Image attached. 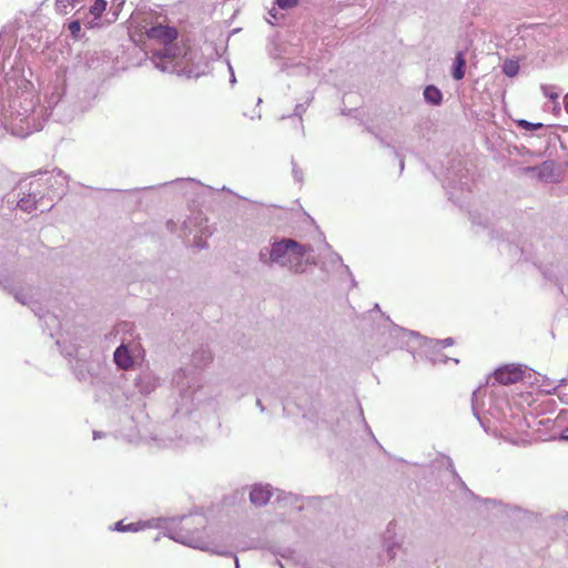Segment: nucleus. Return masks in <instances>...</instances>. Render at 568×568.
<instances>
[{"mask_svg": "<svg viewBox=\"0 0 568 568\" xmlns=\"http://www.w3.org/2000/svg\"><path fill=\"white\" fill-rule=\"evenodd\" d=\"M466 59L463 51H459L453 63L452 75L455 80H462L465 77Z\"/></svg>", "mask_w": 568, "mask_h": 568, "instance_id": "17", "label": "nucleus"}, {"mask_svg": "<svg viewBox=\"0 0 568 568\" xmlns=\"http://www.w3.org/2000/svg\"><path fill=\"white\" fill-rule=\"evenodd\" d=\"M478 394H479V389H477V390H475L473 393V402H475V398H477ZM473 412L478 417V412H477V408L475 406V403H473Z\"/></svg>", "mask_w": 568, "mask_h": 568, "instance_id": "33", "label": "nucleus"}, {"mask_svg": "<svg viewBox=\"0 0 568 568\" xmlns=\"http://www.w3.org/2000/svg\"><path fill=\"white\" fill-rule=\"evenodd\" d=\"M29 306L33 310V313H37V310L33 308L32 304Z\"/></svg>", "mask_w": 568, "mask_h": 568, "instance_id": "44", "label": "nucleus"}, {"mask_svg": "<svg viewBox=\"0 0 568 568\" xmlns=\"http://www.w3.org/2000/svg\"><path fill=\"white\" fill-rule=\"evenodd\" d=\"M146 526L144 523H131L129 525H124L123 521H118L113 526V530L125 532V531H139Z\"/></svg>", "mask_w": 568, "mask_h": 568, "instance_id": "21", "label": "nucleus"}, {"mask_svg": "<svg viewBox=\"0 0 568 568\" xmlns=\"http://www.w3.org/2000/svg\"><path fill=\"white\" fill-rule=\"evenodd\" d=\"M54 179V183L59 184L61 187H64L68 183L67 175L61 171H53L50 173V175L45 179V182H51V180ZM64 189H62L60 192L57 193V195L63 194Z\"/></svg>", "mask_w": 568, "mask_h": 568, "instance_id": "22", "label": "nucleus"}, {"mask_svg": "<svg viewBox=\"0 0 568 568\" xmlns=\"http://www.w3.org/2000/svg\"><path fill=\"white\" fill-rule=\"evenodd\" d=\"M193 368H181L173 375V386L179 395L180 413H190L196 404L202 402L203 389L202 376L199 369L205 367L212 361V353L209 348L202 347L192 355Z\"/></svg>", "mask_w": 568, "mask_h": 568, "instance_id": "5", "label": "nucleus"}, {"mask_svg": "<svg viewBox=\"0 0 568 568\" xmlns=\"http://www.w3.org/2000/svg\"><path fill=\"white\" fill-rule=\"evenodd\" d=\"M313 252L311 245H304L293 239H273L268 245L261 247L258 261L261 264L273 267H286L295 274L305 272L308 264L315 261L310 256Z\"/></svg>", "mask_w": 568, "mask_h": 568, "instance_id": "3", "label": "nucleus"}, {"mask_svg": "<svg viewBox=\"0 0 568 568\" xmlns=\"http://www.w3.org/2000/svg\"><path fill=\"white\" fill-rule=\"evenodd\" d=\"M235 568H240L239 559L235 557Z\"/></svg>", "mask_w": 568, "mask_h": 568, "instance_id": "41", "label": "nucleus"}, {"mask_svg": "<svg viewBox=\"0 0 568 568\" xmlns=\"http://www.w3.org/2000/svg\"><path fill=\"white\" fill-rule=\"evenodd\" d=\"M182 436H180L179 438H166L163 443V446L164 447H171V446H175V447H180L182 446Z\"/></svg>", "mask_w": 568, "mask_h": 568, "instance_id": "30", "label": "nucleus"}, {"mask_svg": "<svg viewBox=\"0 0 568 568\" xmlns=\"http://www.w3.org/2000/svg\"><path fill=\"white\" fill-rule=\"evenodd\" d=\"M272 495L273 493L268 485L258 484L252 487L250 491V500L254 506L261 507L267 504Z\"/></svg>", "mask_w": 568, "mask_h": 568, "instance_id": "14", "label": "nucleus"}, {"mask_svg": "<svg viewBox=\"0 0 568 568\" xmlns=\"http://www.w3.org/2000/svg\"><path fill=\"white\" fill-rule=\"evenodd\" d=\"M256 405L260 408L261 412L265 410V407L263 406L262 402L260 399L256 400Z\"/></svg>", "mask_w": 568, "mask_h": 568, "instance_id": "35", "label": "nucleus"}, {"mask_svg": "<svg viewBox=\"0 0 568 568\" xmlns=\"http://www.w3.org/2000/svg\"><path fill=\"white\" fill-rule=\"evenodd\" d=\"M81 17L78 20H74L69 23V31L73 38L78 39L81 32Z\"/></svg>", "mask_w": 568, "mask_h": 568, "instance_id": "26", "label": "nucleus"}, {"mask_svg": "<svg viewBox=\"0 0 568 568\" xmlns=\"http://www.w3.org/2000/svg\"><path fill=\"white\" fill-rule=\"evenodd\" d=\"M115 333H123L124 336L121 338V344L128 347L129 353L136 361L143 358L144 348L141 344L140 337L133 333V325L129 322H122L114 328Z\"/></svg>", "mask_w": 568, "mask_h": 568, "instance_id": "8", "label": "nucleus"}, {"mask_svg": "<svg viewBox=\"0 0 568 568\" xmlns=\"http://www.w3.org/2000/svg\"><path fill=\"white\" fill-rule=\"evenodd\" d=\"M276 501L284 503L285 505H294L297 510H301L303 508V505L300 503L301 498L290 493L276 490Z\"/></svg>", "mask_w": 568, "mask_h": 568, "instance_id": "19", "label": "nucleus"}, {"mask_svg": "<svg viewBox=\"0 0 568 568\" xmlns=\"http://www.w3.org/2000/svg\"><path fill=\"white\" fill-rule=\"evenodd\" d=\"M399 168H400V170L404 169V160L403 159L399 160Z\"/></svg>", "mask_w": 568, "mask_h": 568, "instance_id": "39", "label": "nucleus"}, {"mask_svg": "<svg viewBox=\"0 0 568 568\" xmlns=\"http://www.w3.org/2000/svg\"><path fill=\"white\" fill-rule=\"evenodd\" d=\"M489 414H490L491 416H494V417L498 418V416H497V415H496L491 409L489 410Z\"/></svg>", "mask_w": 568, "mask_h": 568, "instance_id": "42", "label": "nucleus"}, {"mask_svg": "<svg viewBox=\"0 0 568 568\" xmlns=\"http://www.w3.org/2000/svg\"><path fill=\"white\" fill-rule=\"evenodd\" d=\"M564 102H565V109L568 112V93L565 95Z\"/></svg>", "mask_w": 568, "mask_h": 568, "instance_id": "37", "label": "nucleus"}, {"mask_svg": "<svg viewBox=\"0 0 568 568\" xmlns=\"http://www.w3.org/2000/svg\"><path fill=\"white\" fill-rule=\"evenodd\" d=\"M275 3L281 9H290L298 3V0H275Z\"/></svg>", "mask_w": 568, "mask_h": 568, "instance_id": "28", "label": "nucleus"}, {"mask_svg": "<svg viewBox=\"0 0 568 568\" xmlns=\"http://www.w3.org/2000/svg\"><path fill=\"white\" fill-rule=\"evenodd\" d=\"M207 520L203 515H187L179 519L166 521L165 536L182 545L210 551L221 556L232 555L226 550L223 537L207 528Z\"/></svg>", "mask_w": 568, "mask_h": 568, "instance_id": "2", "label": "nucleus"}, {"mask_svg": "<svg viewBox=\"0 0 568 568\" xmlns=\"http://www.w3.org/2000/svg\"><path fill=\"white\" fill-rule=\"evenodd\" d=\"M503 71L507 77H515L519 71V64L517 61L508 60L503 65Z\"/></svg>", "mask_w": 568, "mask_h": 568, "instance_id": "25", "label": "nucleus"}, {"mask_svg": "<svg viewBox=\"0 0 568 568\" xmlns=\"http://www.w3.org/2000/svg\"><path fill=\"white\" fill-rule=\"evenodd\" d=\"M524 369L521 365L509 364L495 371V379L501 385L515 384L523 379Z\"/></svg>", "mask_w": 568, "mask_h": 568, "instance_id": "9", "label": "nucleus"}, {"mask_svg": "<svg viewBox=\"0 0 568 568\" xmlns=\"http://www.w3.org/2000/svg\"><path fill=\"white\" fill-rule=\"evenodd\" d=\"M454 344V339L452 337H447L445 339H424L423 346L427 349L432 351V354H428V358L433 364L447 363L449 358L442 354H438L437 351H440L443 347L450 346Z\"/></svg>", "mask_w": 568, "mask_h": 568, "instance_id": "10", "label": "nucleus"}, {"mask_svg": "<svg viewBox=\"0 0 568 568\" xmlns=\"http://www.w3.org/2000/svg\"><path fill=\"white\" fill-rule=\"evenodd\" d=\"M423 95L425 101L432 105H439L443 101L442 91L435 85H427Z\"/></svg>", "mask_w": 568, "mask_h": 568, "instance_id": "18", "label": "nucleus"}, {"mask_svg": "<svg viewBox=\"0 0 568 568\" xmlns=\"http://www.w3.org/2000/svg\"><path fill=\"white\" fill-rule=\"evenodd\" d=\"M530 171H536L538 178L542 181H549L552 176V164L549 162H544L541 165L536 168H529Z\"/></svg>", "mask_w": 568, "mask_h": 568, "instance_id": "20", "label": "nucleus"}, {"mask_svg": "<svg viewBox=\"0 0 568 568\" xmlns=\"http://www.w3.org/2000/svg\"><path fill=\"white\" fill-rule=\"evenodd\" d=\"M231 82H235V77H234V73L232 72V77H231Z\"/></svg>", "mask_w": 568, "mask_h": 568, "instance_id": "43", "label": "nucleus"}, {"mask_svg": "<svg viewBox=\"0 0 568 568\" xmlns=\"http://www.w3.org/2000/svg\"><path fill=\"white\" fill-rule=\"evenodd\" d=\"M454 476L462 483V485H464V483L460 480V478L458 477L457 473L454 470L453 471Z\"/></svg>", "mask_w": 568, "mask_h": 568, "instance_id": "40", "label": "nucleus"}, {"mask_svg": "<svg viewBox=\"0 0 568 568\" xmlns=\"http://www.w3.org/2000/svg\"><path fill=\"white\" fill-rule=\"evenodd\" d=\"M184 234H194L193 244L197 248L206 247V240L213 234L202 212H194L183 222Z\"/></svg>", "mask_w": 568, "mask_h": 568, "instance_id": "6", "label": "nucleus"}, {"mask_svg": "<svg viewBox=\"0 0 568 568\" xmlns=\"http://www.w3.org/2000/svg\"><path fill=\"white\" fill-rule=\"evenodd\" d=\"M38 102V98L30 92H23L10 100L3 111V121L14 135L26 138L43 128L47 110Z\"/></svg>", "mask_w": 568, "mask_h": 568, "instance_id": "4", "label": "nucleus"}, {"mask_svg": "<svg viewBox=\"0 0 568 568\" xmlns=\"http://www.w3.org/2000/svg\"><path fill=\"white\" fill-rule=\"evenodd\" d=\"M293 175L297 182L302 181V172L298 169L293 168Z\"/></svg>", "mask_w": 568, "mask_h": 568, "instance_id": "32", "label": "nucleus"}, {"mask_svg": "<svg viewBox=\"0 0 568 568\" xmlns=\"http://www.w3.org/2000/svg\"><path fill=\"white\" fill-rule=\"evenodd\" d=\"M11 293L13 294L16 301L19 303L23 305H31L33 304V300L38 294V290L30 286L27 288L13 290Z\"/></svg>", "mask_w": 568, "mask_h": 568, "instance_id": "16", "label": "nucleus"}, {"mask_svg": "<svg viewBox=\"0 0 568 568\" xmlns=\"http://www.w3.org/2000/svg\"><path fill=\"white\" fill-rule=\"evenodd\" d=\"M106 9L105 0H94L88 12L83 11L81 19L87 28H95L99 26L98 20Z\"/></svg>", "mask_w": 568, "mask_h": 568, "instance_id": "12", "label": "nucleus"}, {"mask_svg": "<svg viewBox=\"0 0 568 568\" xmlns=\"http://www.w3.org/2000/svg\"><path fill=\"white\" fill-rule=\"evenodd\" d=\"M148 39L156 41L161 49L152 51L151 61L162 72L176 73L186 78H199L207 68L203 55L186 44H178L179 32L174 27L162 22L145 30Z\"/></svg>", "mask_w": 568, "mask_h": 568, "instance_id": "1", "label": "nucleus"}, {"mask_svg": "<svg viewBox=\"0 0 568 568\" xmlns=\"http://www.w3.org/2000/svg\"><path fill=\"white\" fill-rule=\"evenodd\" d=\"M41 185V179L33 180L29 182L28 185L26 183H20L22 196L17 203L20 210L31 212L38 209L39 202L45 197V194L40 190Z\"/></svg>", "mask_w": 568, "mask_h": 568, "instance_id": "7", "label": "nucleus"}, {"mask_svg": "<svg viewBox=\"0 0 568 568\" xmlns=\"http://www.w3.org/2000/svg\"><path fill=\"white\" fill-rule=\"evenodd\" d=\"M113 361L116 366L123 371L130 369L136 362V359L131 356V353H129L128 347L122 344H120L114 351Z\"/></svg>", "mask_w": 568, "mask_h": 568, "instance_id": "15", "label": "nucleus"}, {"mask_svg": "<svg viewBox=\"0 0 568 568\" xmlns=\"http://www.w3.org/2000/svg\"><path fill=\"white\" fill-rule=\"evenodd\" d=\"M556 389H557V387H554L551 389H547L546 393L547 394H555Z\"/></svg>", "mask_w": 568, "mask_h": 568, "instance_id": "38", "label": "nucleus"}, {"mask_svg": "<svg viewBox=\"0 0 568 568\" xmlns=\"http://www.w3.org/2000/svg\"><path fill=\"white\" fill-rule=\"evenodd\" d=\"M159 377L151 371H142L135 377L134 385L143 395H149L159 386Z\"/></svg>", "mask_w": 568, "mask_h": 568, "instance_id": "11", "label": "nucleus"}, {"mask_svg": "<svg viewBox=\"0 0 568 568\" xmlns=\"http://www.w3.org/2000/svg\"><path fill=\"white\" fill-rule=\"evenodd\" d=\"M402 547V541L396 538L390 530H387V534L383 539V554L381 555L382 560L393 561L397 556V551Z\"/></svg>", "mask_w": 568, "mask_h": 568, "instance_id": "13", "label": "nucleus"}, {"mask_svg": "<svg viewBox=\"0 0 568 568\" xmlns=\"http://www.w3.org/2000/svg\"><path fill=\"white\" fill-rule=\"evenodd\" d=\"M393 333L396 335H402V336H410V337H415V338H422L416 332L406 331L398 326H394Z\"/></svg>", "mask_w": 568, "mask_h": 568, "instance_id": "27", "label": "nucleus"}, {"mask_svg": "<svg viewBox=\"0 0 568 568\" xmlns=\"http://www.w3.org/2000/svg\"><path fill=\"white\" fill-rule=\"evenodd\" d=\"M560 438L561 439H568V427L566 429L562 430L561 435H560Z\"/></svg>", "mask_w": 568, "mask_h": 568, "instance_id": "34", "label": "nucleus"}, {"mask_svg": "<svg viewBox=\"0 0 568 568\" xmlns=\"http://www.w3.org/2000/svg\"><path fill=\"white\" fill-rule=\"evenodd\" d=\"M446 189H447V192H448V194H449L450 200H452V201H454V202H456V203H459V197L455 194V191H454V190H455V186H454V185H452L450 183H448V184L446 185Z\"/></svg>", "mask_w": 568, "mask_h": 568, "instance_id": "31", "label": "nucleus"}, {"mask_svg": "<svg viewBox=\"0 0 568 568\" xmlns=\"http://www.w3.org/2000/svg\"><path fill=\"white\" fill-rule=\"evenodd\" d=\"M101 437H102V433L97 432V430H95V432H93V438H94V439H98V438H101Z\"/></svg>", "mask_w": 568, "mask_h": 568, "instance_id": "36", "label": "nucleus"}, {"mask_svg": "<svg viewBox=\"0 0 568 568\" xmlns=\"http://www.w3.org/2000/svg\"><path fill=\"white\" fill-rule=\"evenodd\" d=\"M518 125H519L520 128H524V129H527V130H536V129H539V128H541V126H542V124H541V123H531V122L526 121V120H520V121L518 122Z\"/></svg>", "mask_w": 568, "mask_h": 568, "instance_id": "29", "label": "nucleus"}, {"mask_svg": "<svg viewBox=\"0 0 568 568\" xmlns=\"http://www.w3.org/2000/svg\"><path fill=\"white\" fill-rule=\"evenodd\" d=\"M541 90H542L544 94L546 97H548L555 103L554 110H560L559 103L557 101L558 98H559V94H558V92L555 91V87H552V85H542Z\"/></svg>", "mask_w": 568, "mask_h": 568, "instance_id": "24", "label": "nucleus"}, {"mask_svg": "<svg viewBox=\"0 0 568 568\" xmlns=\"http://www.w3.org/2000/svg\"><path fill=\"white\" fill-rule=\"evenodd\" d=\"M313 100H314L313 93L308 92L306 94V98H305L304 102L297 103L295 105L294 115L297 116L300 119V121H302V115L306 112L307 108L311 105Z\"/></svg>", "mask_w": 568, "mask_h": 568, "instance_id": "23", "label": "nucleus"}]
</instances>
